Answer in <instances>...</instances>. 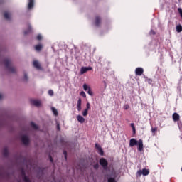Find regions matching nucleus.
Returning <instances> with one entry per match:
<instances>
[{
	"label": "nucleus",
	"mask_w": 182,
	"mask_h": 182,
	"mask_svg": "<svg viewBox=\"0 0 182 182\" xmlns=\"http://www.w3.org/2000/svg\"><path fill=\"white\" fill-rule=\"evenodd\" d=\"M178 126L179 129H181L182 122H178Z\"/></svg>",
	"instance_id": "4c0bfd02"
},
{
	"label": "nucleus",
	"mask_w": 182,
	"mask_h": 182,
	"mask_svg": "<svg viewBox=\"0 0 182 182\" xmlns=\"http://www.w3.org/2000/svg\"><path fill=\"white\" fill-rule=\"evenodd\" d=\"M151 32H152L153 35H156V33L153 31H151Z\"/></svg>",
	"instance_id": "a18cd8bd"
},
{
	"label": "nucleus",
	"mask_w": 182,
	"mask_h": 182,
	"mask_svg": "<svg viewBox=\"0 0 182 182\" xmlns=\"http://www.w3.org/2000/svg\"><path fill=\"white\" fill-rule=\"evenodd\" d=\"M21 141L23 144H25V146H28V144H29V138L26 135L22 136Z\"/></svg>",
	"instance_id": "20e7f679"
},
{
	"label": "nucleus",
	"mask_w": 182,
	"mask_h": 182,
	"mask_svg": "<svg viewBox=\"0 0 182 182\" xmlns=\"http://www.w3.org/2000/svg\"><path fill=\"white\" fill-rule=\"evenodd\" d=\"M138 174H139V176H141V174H143V176H149V174H150V171L149 169L146 168H144L141 171H138Z\"/></svg>",
	"instance_id": "0eeeda50"
},
{
	"label": "nucleus",
	"mask_w": 182,
	"mask_h": 182,
	"mask_svg": "<svg viewBox=\"0 0 182 182\" xmlns=\"http://www.w3.org/2000/svg\"><path fill=\"white\" fill-rule=\"evenodd\" d=\"M4 17L7 20L9 21L11 19V14L8 12H5L4 14Z\"/></svg>",
	"instance_id": "f3484780"
},
{
	"label": "nucleus",
	"mask_w": 182,
	"mask_h": 182,
	"mask_svg": "<svg viewBox=\"0 0 182 182\" xmlns=\"http://www.w3.org/2000/svg\"><path fill=\"white\" fill-rule=\"evenodd\" d=\"M35 6V0H28V9H32Z\"/></svg>",
	"instance_id": "4468645a"
},
{
	"label": "nucleus",
	"mask_w": 182,
	"mask_h": 182,
	"mask_svg": "<svg viewBox=\"0 0 182 182\" xmlns=\"http://www.w3.org/2000/svg\"><path fill=\"white\" fill-rule=\"evenodd\" d=\"M95 23V26H97V27L100 26L102 23V18H100V16H96Z\"/></svg>",
	"instance_id": "6e6552de"
},
{
	"label": "nucleus",
	"mask_w": 182,
	"mask_h": 182,
	"mask_svg": "<svg viewBox=\"0 0 182 182\" xmlns=\"http://www.w3.org/2000/svg\"><path fill=\"white\" fill-rule=\"evenodd\" d=\"M138 142H139V141H137L136 140V139L132 138V139H131L130 141H129V146H130V147H134V146H137Z\"/></svg>",
	"instance_id": "9d476101"
},
{
	"label": "nucleus",
	"mask_w": 182,
	"mask_h": 182,
	"mask_svg": "<svg viewBox=\"0 0 182 182\" xmlns=\"http://www.w3.org/2000/svg\"><path fill=\"white\" fill-rule=\"evenodd\" d=\"M37 40H38V41H42V36H41V34H38V35L37 36Z\"/></svg>",
	"instance_id": "473e14b6"
},
{
	"label": "nucleus",
	"mask_w": 182,
	"mask_h": 182,
	"mask_svg": "<svg viewBox=\"0 0 182 182\" xmlns=\"http://www.w3.org/2000/svg\"><path fill=\"white\" fill-rule=\"evenodd\" d=\"M88 112H89V110H88L87 109H85L84 110V112H82V116H84V117L87 116Z\"/></svg>",
	"instance_id": "bb28decb"
},
{
	"label": "nucleus",
	"mask_w": 182,
	"mask_h": 182,
	"mask_svg": "<svg viewBox=\"0 0 182 182\" xmlns=\"http://www.w3.org/2000/svg\"><path fill=\"white\" fill-rule=\"evenodd\" d=\"M108 182H116V179L114 178H109Z\"/></svg>",
	"instance_id": "7c9ffc66"
},
{
	"label": "nucleus",
	"mask_w": 182,
	"mask_h": 182,
	"mask_svg": "<svg viewBox=\"0 0 182 182\" xmlns=\"http://www.w3.org/2000/svg\"><path fill=\"white\" fill-rule=\"evenodd\" d=\"M33 66H34L38 70H42V66H41V63H39V61L38 60H34L33 62Z\"/></svg>",
	"instance_id": "1a4fd4ad"
},
{
	"label": "nucleus",
	"mask_w": 182,
	"mask_h": 182,
	"mask_svg": "<svg viewBox=\"0 0 182 182\" xmlns=\"http://www.w3.org/2000/svg\"><path fill=\"white\" fill-rule=\"evenodd\" d=\"M57 129L58 131H60V125L59 124V123H57Z\"/></svg>",
	"instance_id": "ea45409f"
},
{
	"label": "nucleus",
	"mask_w": 182,
	"mask_h": 182,
	"mask_svg": "<svg viewBox=\"0 0 182 182\" xmlns=\"http://www.w3.org/2000/svg\"><path fill=\"white\" fill-rule=\"evenodd\" d=\"M8 154H9L8 148H4L3 150V156L4 157H8Z\"/></svg>",
	"instance_id": "6ab92c4d"
},
{
	"label": "nucleus",
	"mask_w": 182,
	"mask_h": 182,
	"mask_svg": "<svg viewBox=\"0 0 182 182\" xmlns=\"http://www.w3.org/2000/svg\"><path fill=\"white\" fill-rule=\"evenodd\" d=\"M64 156H65V160L68 159V153L66 152V151H63Z\"/></svg>",
	"instance_id": "c9c22d12"
},
{
	"label": "nucleus",
	"mask_w": 182,
	"mask_h": 182,
	"mask_svg": "<svg viewBox=\"0 0 182 182\" xmlns=\"http://www.w3.org/2000/svg\"><path fill=\"white\" fill-rule=\"evenodd\" d=\"M48 95H50V96H53V90H48Z\"/></svg>",
	"instance_id": "72a5a7b5"
},
{
	"label": "nucleus",
	"mask_w": 182,
	"mask_h": 182,
	"mask_svg": "<svg viewBox=\"0 0 182 182\" xmlns=\"http://www.w3.org/2000/svg\"><path fill=\"white\" fill-rule=\"evenodd\" d=\"M87 93L90 95V96H93V92H92V90L89 88V90L87 91Z\"/></svg>",
	"instance_id": "cd10ccee"
},
{
	"label": "nucleus",
	"mask_w": 182,
	"mask_h": 182,
	"mask_svg": "<svg viewBox=\"0 0 182 182\" xmlns=\"http://www.w3.org/2000/svg\"><path fill=\"white\" fill-rule=\"evenodd\" d=\"M35 49L36 50H37V52H41V50H42V44H38L36 46Z\"/></svg>",
	"instance_id": "a211bd4d"
},
{
	"label": "nucleus",
	"mask_w": 182,
	"mask_h": 182,
	"mask_svg": "<svg viewBox=\"0 0 182 182\" xmlns=\"http://www.w3.org/2000/svg\"><path fill=\"white\" fill-rule=\"evenodd\" d=\"M100 166H102L104 170H106V168H107V166H109V162H107V160H106V159L101 158L100 159Z\"/></svg>",
	"instance_id": "7ed1b4c3"
},
{
	"label": "nucleus",
	"mask_w": 182,
	"mask_h": 182,
	"mask_svg": "<svg viewBox=\"0 0 182 182\" xmlns=\"http://www.w3.org/2000/svg\"><path fill=\"white\" fill-rule=\"evenodd\" d=\"M2 99V94L0 93V100Z\"/></svg>",
	"instance_id": "49530a36"
},
{
	"label": "nucleus",
	"mask_w": 182,
	"mask_h": 182,
	"mask_svg": "<svg viewBox=\"0 0 182 182\" xmlns=\"http://www.w3.org/2000/svg\"><path fill=\"white\" fill-rule=\"evenodd\" d=\"M131 127H132V129L133 130L134 134H136V127H134V123L131 124Z\"/></svg>",
	"instance_id": "393cba45"
},
{
	"label": "nucleus",
	"mask_w": 182,
	"mask_h": 182,
	"mask_svg": "<svg viewBox=\"0 0 182 182\" xmlns=\"http://www.w3.org/2000/svg\"><path fill=\"white\" fill-rule=\"evenodd\" d=\"M94 168L95 170H97V168H99V164H96L94 165Z\"/></svg>",
	"instance_id": "f704fd0d"
},
{
	"label": "nucleus",
	"mask_w": 182,
	"mask_h": 182,
	"mask_svg": "<svg viewBox=\"0 0 182 182\" xmlns=\"http://www.w3.org/2000/svg\"><path fill=\"white\" fill-rule=\"evenodd\" d=\"M80 95L82 96V97H86V93L84 91H82Z\"/></svg>",
	"instance_id": "2f4dec72"
},
{
	"label": "nucleus",
	"mask_w": 182,
	"mask_h": 182,
	"mask_svg": "<svg viewBox=\"0 0 182 182\" xmlns=\"http://www.w3.org/2000/svg\"><path fill=\"white\" fill-rule=\"evenodd\" d=\"M172 119L173 122H179L180 121V114H178L177 112H175L172 115Z\"/></svg>",
	"instance_id": "9b49d317"
},
{
	"label": "nucleus",
	"mask_w": 182,
	"mask_h": 182,
	"mask_svg": "<svg viewBox=\"0 0 182 182\" xmlns=\"http://www.w3.org/2000/svg\"><path fill=\"white\" fill-rule=\"evenodd\" d=\"M98 151L100 156H103V154H105V152L103 151V149L102 148L101 149L98 150Z\"/></svg>",
	"instance_id": "c756f323"
},
{
	"label": "nucleus",
	"mask_w": 182,
	"mask_h": 182,
	"mask_svg": "<svg viewBox=\"0 0 182 182\" xmlns=\"http://www.w3.org/2000/svg\"><path fill=\"white\" fill-rule=\"evenodd\" d=\"M137 145H138L139 151H142V150H143V139H139Z\"/></svg>",
	"instance_id": "ddd939ff"
},
{
	"label": "nucleus",
	"mask_w": 182,
	"mask_h": 182,
	"mask_svg": "<svg viewBox=\"0 0 182 182\" xmlns=\"http://www.w3.org/2000/svg\"><path fill=\"white\" fill-rule=\"evenodd\" d=\"M51 110L55 116H58V109H56V108L51 107Z\"/></svg>",
	"instance_id": "5701e85b"
},
{
	"label": "nucleus",
	"mask_w": 182,
	"mask_h": 182,
	"mask_svg": "<svg viewBox=\"0 0 182 182\" xmlns=\"http://www.w3.org/2000/svg\"><path fill=\"white\" fill-rule=\"evenodd\" d=\"M86 107H87L86 109H87V110H89V109H90V103L87 102L86 105Z\"/></svg>",
	"instance_id": "e433bc0d"
},
{
	"label": "nucleus",
	"mask_w": 182,
	"mask_h": 182,
	"mask_svg": "<svg viewBox=\"0 0 182 182\" xmlns=\"http://www.w3.org/2000/svg\"><path fill=\"white\" fill-rule=\"evenodd\" d=\"M144 73V70L142 68L139 67L135 70V74L136 75V76H141Z\"/></svg>",
	"instance_id": "39448f33"
},
{
	"label": "nucleus",
	"mask_w": 182,
	"mask_h": 182,
	"mask_svg": "<svg viewBox=\"0 0 182 182\" xmlns=\"http://www.w3.org/2000/svg\"><path fill=\"white\" fill-rule=\"evenodd\" d=\"M0 178H4V173L0 171Z\"/></svg>",
	"instance_id": "79ce46f5"
},
{
	"label": "nucleus",
	"mask_w": 182,
	"mask_h": 182,
	"mask_svg": "<svg viewBox=\"0 0 182 182\" xmlns=\"http://www.w3.org/2000/svg\"><path fill=\"white\" fill-rule=\"evenodd\" d=\"M21 174L23 179V181L24 182H32L29 177L26 176V173L25 172V169L21 168Z\"/></svg>",
	"instance_id": "f03ea898"
},
{
	"label": "nucleus",
	"mask_w": 182,
	"mask_h": 182,
	"mask_svg": "<svg viewBox=\"0 0 182 182\" xmlns=\"http://www.w3.org/2000/svg\"><path fill=\"white\" fill-rule=\"evenodd\" d=\"M176 32H178V33L182 32V26L181 24L176 26Z\"/></svg>",
	"instance_id": "412c9836"
},
{
	"label": "nucleus",
	"mask_w": 182,
	"mask_h": 182,
	"mask_svg": "<svg viewBox=\"0 0 182 182\" xmlns=\"http://www.w3.org/2000/svg\"><path fill=\"white\" fill-rule=\"evenodd\" d=\"M156 132H157V127H152L151 128V133L154 134H154H156Z\"/></svg>",
	"instance_id": "a878e982"
},
{
	"label": "nucleus",
	"mask_w": 182,
	"mask_h": 182,
	"mask_svg": "<svg viewBox=\"0 0 182 182\" xmlns=\"http://www.w3.org/2000/svg\"><path fill=\"white\" fill-rule=\"evenodd\" d=\"M148 82H149V83H151V82H153V80H151V79H149Z\"/></svg>",
	"instance_id": "37998d69"
},
{
	"label": "nucleus",
	"mask_w": 182,
	"mask_h": 182,
	"mask_svg": "<svg viewBox=\"0 0 182 182\" xmlns=\"http://www.w3.org/2000/svg\"><path fill=\"white\" fill-rule=\"evenodd\" d=\"M129 109V105H127L126 107H125V110H127Z\"/></svg>",
	"instance_id": "c03bdc74"
},
{
	"label": "nucleus",
	"mask_w": 182,
	"mask_h": 182,
	"mask_svg": "<svg viewBox=\"0 0 182 182\" xmlns=\"http://www.w3.org/2000/svg\"><path fill=\"white\" fill-rule=\"evenodd\" d=\"M31 127H32V129H34V130H38V125H36V124H35L34 122H31Z\"/></svg>",
	"instance_id": "4be33fe9"
},
{
	"label": "nucleus",
	"mask_w": 182,
	"mask_h": 182,
	"mask_svg": "<svg viewBox=\"0 0 182 182\" xmlns=\"http://www.w3.org/2000/svg\"><path fill=\"white\" fill-rule=\"evenodd\" d=\"M83 89L85 92H87L89 89H90V87L87 86V85L84 84L83 85Z\"/></svg>",
	"instance_id": "b1692460"
},
{
	"label": "nucleus",
	"mask_w": 182,
	"mask_h": 182,
	"mask_svg": "<svg viewBox=\"0 0 182 182\" xmlns=\"http://www.w3.org/2000/svg\"><path fill=\"white\" fill-rule=\"evenodd\" d=\"M24 80H28V75L26 73H24Z\"/></svg>",
	"instance_id": "58836bf2"
},
{
	"label": "nucleus",
	"mask_w": 182,
	"mask_h": 182,
	"mask_svg": "<svg viewBox=\"0 0 182 182\" xmlns=\"http://www.w3.org/2000/svg\"><path fill=\"white\" fill-rule=\"evenodd\" d=\"M49 159L51 163H53V158L51 156H49Z\"/></svg>",
	"instance_id": "a19ab883"
},
{
	"label": "nucleus",
	"mask_w": 182,
	"mask_h": 182,
	"mask_svg": "<svg viewBox=\"0 0 182 182\" xmlns=\"http://www.w3.org/2000/svg\"><path fill=\"white\" fill-rule=\"evenodd\" d=\"M77 120L80 122V123H83L85 122V119L83 117H82V115H78L77 117Z\"/></svg>",
	"instance_id": "dca6fc26"
},
{
	"label": "nucleus",
	"mask_w": 182,
	"mask_h": 182,
	"mask_svg": "<svg viewBox=\"0 0 182 182\" xmlns=\"http://www.w3.org/2000/svg\"><path fill=\"white\" fill-rule=\"evenodd\" d=\"M93 68L92 67H82L80 70L81 75H84L86 72H89V70H92Z\"/></svg>",
	"instance_id": "423d86ee"
},
{
	"label": "nucleus",
	"mask_w": 182,
	"mask_h": 182,
	"mask_svg": "<svg viewBox=\"0 0 182 182\" xmlns=\"http://www.w3.org/2000/svg\"><path fill=\"white\" fill-rule=\"evenodd\" d=\"M95 149L99 151L102 149V146H100V145H99L98 144H95Z\"/></svg>",
	"instance_id": "c85d7f7f"
},
{
	"label": "nucleus",
	"mask_w": 182,
	"mask_h": 182,
	"mask_svg": "<svg viewBox=\"0 0 182 182\" xmlns=\"http://www.w3.org/2000/svg\"><path fill=\"white\" fill-rule=\"evenodd\" d=\"M31 103L33 106H36V107H39V106H41V101L37 100H31Z\"/></svg>",
	"instance_id": "f8f14e48"
},
{
	"label": "nucleus",
	"mask_w": 182,
	"mask_h": 182,
	"mask_svg": "<svg viewBox=\"0 0 182 182\" xmlns=\"http://www.w3.org/2000/svg\"><path fill=\"white\" fill-rule=\"evenodd\" d=\"M30 32H32V27L28 24V30L24 31V35H28Z\"/></svg>",
	"instance_id": "aec40b11"
},
{
	"label": "nucleus",
	"mask_w": 182,
	"mask_h": 182,
	"mask_svg": "<svg viewBox=\"0 0 182 182\" xmlns=\"http://www.w3.org/2000/svg\"><path fill=\"white\" fill-rule=\"evenodd\" d=\"M77 109L78 112H80L82 110V99L79 98L77 102Z\"/></svg>",
	"instance_id": "2eb2a0df"
},
{
	"label": "nucleus",
	"mask_w": 182,
	"mask_h": 182,
	"mask_svg": "<svg viewBox=\"0 0 182 182\" xmlns=\"http://www.w3.org/2000/svg\"><path fill=\"white\" fill-rule=\"evenodd\" d=\"M4 63L6 69H8V70L10 71L11 73H15V72H16V69L11 66V60H9V58H6L4 60Z\"/></svg>",
	"instance_id": "f257e3e1"
}]
</instances>
